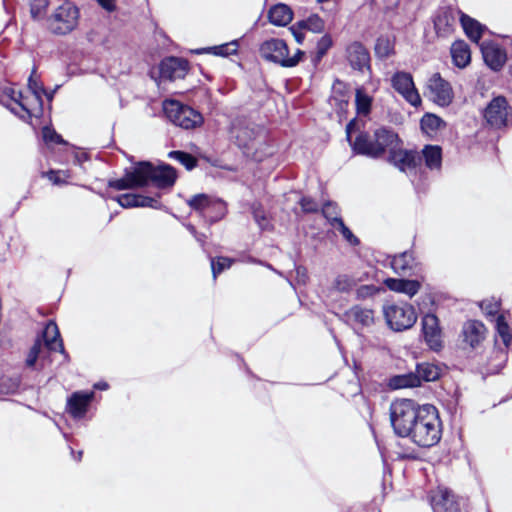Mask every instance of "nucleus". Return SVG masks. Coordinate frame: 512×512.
Listing matches in <instances>:
<instances>
[{
	"instance_id": "57",
	"label": "nucleus",
	"mask_w": 512,
	"mask_h": 512,
	"mask_svg": "<svg viewBox=\"0 0 512 512\" xmlns=\"http://www.w3.org/2000/svg\"><path fill=\"white\" fill-rule=\"evenodd\" d=\"M343 238L351 245L356 246L359 244V239L352 233V231L347 228L341 233Z\"/></svg>"
},
{
	"instance_id": "22",
	"label": "nucleus",
	"mask_w": 512,
	"mask_h": 512,
	"mask_svg": "<svg viewBox=\"0 0 512 512\" xmlns=\"http://www.w3.org/2000/svg\"><path fill=\"white\" fill-rule=\"evenodd\" d=\"M390 265L395 273L403 276L415 275L419 270L418 262L410 251L395 255L391 259Z\"/></svg>"
},
{
	"instance_id": "14",
	"label": "nucleus",
	"mask_w": 512,
	"mask_h": 512,
	"mask_svg": "<svg viewBox=\"0 0 512 512\" xmlns=\"http://www.w3.org/2000/svg\"><path fill=\"white\" fill-rule=\"evenodd\" d=\"M1 103L5 105L11 112L21 118L30 117L32 115L28 97H24L21 91L13 88H5L1 97Z\"/></svg>"
},
{
	"instance_id": "54",
	"label": "nucleus",
	"mask_w": 512,
	"mask_h": 512,
	"mask_svg": "<svg viewBox=\"0 0 512 512\" xmlns=\"http://www.w3.org/2000/svg\"><path fill=\"white\" fill-rule=\"evenodd\" d=\"M332 46V39L329 35H324L317 43V53L320 56H323L328 49Z\"/></svg>"
},
{
	"instance_id": "36",
	"label": "nucleus",
	"mask_w": 512,
	"mask_h": 512,
	"mask_svg": "<svg viewBox=\"0 0 512 512\" xmlns=\"http://www.w3.org/2000/svg\"><path fill=\"white\" fill-rule=\"evenodd\" d=\"M391 386L395 389L417 387L419 386V380L416 373L398 375L392 378Z\"/></svg>"
},
{
	"instance_id": "24",
	"label": "nucleus",
	"mask_w": 512,
	"mask_h": 512,
	"mask_svg": "<svg viewBox=\"0 0 512 512\" xmlns=\"http://www.w3.org/2000/svg\"><path fill=\"white\" fill-rule=\"evenodd\" d=\"M42 339L44 347L49 351H59L65 354L63 341L58 329L57 324L50 320L46 323L42 334L39 336Z\"/></svg>"
},
{
	"instance_id": "2",
	"label": "nucleus",
	"mask_w": 512,
	"mask_h": 512,
	"mask_svg": "<svg viewBox=\"0 0 512 512\" xmlns=\"http://www.w3.org/2000/svg\"><path fill=\"white\" fill-rule=\"evenodd\" d=\"M422 416V405L411 399L397 400L390 406V420L393 430L400 437H408L418 425Z\"/></svg>"
},
{
	"instance_id": "10",
	"label": "nucleus",
	"mask_w": 512,
	"mask_h": 512,
	"mask_svg": "<svg viewBox=\"0 0 512 512\" xmlns=\"http://www.w3.org/2000/svg\"><path fill=\"white\" fill-rule=\"evenodd\" d=\"M389 162L409 176H416L422 169V157L413 150H404L399 146L389 155Z\"/></svg>"
},
{
	"instance_id": "25",
	"label": "nucleus",
	"mask_w": 512,
	"mask_h": 512,
	"mask_svg": "<svg viewBox=\"0 0 512 512\" xmlns=\"http://www.w3.org/2000/svg\"><path fill=\"white\" fill-rule=\"evenodd\" d=\"M108 185L116 190L144 187L139 164L132 169H126L124 177L110 180Z\"/></svg>"
},
{
	"instance_id": "18",
	"label": "nucleus",
	"mask_w": 512,
	"mask_h": 512,
	"mask_svg": "<svg viewBox=\"0 0 512 512\" xmlns=\"http://www.w3.org/2000/svg\"><path fill=\"white\" fill-rule=\"evenodd\" d=\"M347 59L354 70L362 73L370 71V54L360 42H353L346 49Z\"/></svg>"
},
{
	"instance_id": "40",
	"label": "nucleus",
	"mask_w": 512,
	"mask_h": 512,
	"mask_svg": "<svg viewBox=\"0 0 512 512\" xmlns=\"http://www.w3.org/2000/svg\"><path fill=\"white\" fill-rule=\"evenodd\" d=\"M43 346L44 344L42 343V339L40 337H37L26 359V365L28 367H33L36 364L37 360L42 356Z\"/></svg>"
},
{
	"instance_id": "60",
	"label": "nucleus",
	"mask_w": 512,
	"mask_h": 512,
	"mask_svg": "<svg viewBox=\"0 0 512 512\" xmlns=\"http://www.w3.org/2000/svg\"><path fill=\"white\" fill-rule=\"evenodd\" d=\"M291 31H292V33H293V35H294V37H295L296 41H297L299 44H301V43L303 42V40H304V35H303L301 32H299V31L297 30L296 26H292V27H291Z\"/></svg>"
},
{
	"instance_id": "32",
	"label": "nucleus",
	"mask_w": 512,
	"mask_h": 512,
	"mask_svg": "<svg viewBox=\"0 0 512 512\" xmlns=\"http://www.w3.org/2000/svg\"><path fill=\"white\" fill-rule=\"evenodd\" d=\"M415 373L420 385L421 381L430 382L437 380L440 376L441 370L433 363L423 362L417 364Z\"/></svg>"
},
{
	"instance_id": "8",
	"label": "nucleus",
	"mask_w": 512,
	"mask_h": 512,
	"mask_svg": "<svg viewBox=\"0 0 512 512\" xmlns=\"http://www.w3.org/2000/svg\"><path fill=\"white\" fill-rule=\"evenodd\" d=\"M78 18V8L71 2H64L50 16V27L57 34H66L77 26Z\"/></svg>"
},
{
	"instance_id": "46",
	"label": "nucleus",
	"mask_w": 512,
	"mask_h": 512,
	"mask_svg": "<svg viewBox=\"0 0 512 512\" xmlns=\"http://www.w3.org/2000/svg\"><path fill=\"white\" fill-rule=\"evenodd\" d=\"M115 201L119 203V205L123 208H132V207H138V202L140 201V195L138 194H122L115 198H113Z\"/></svg>"
},
{
	"instance_id": "43",
	"label": "nucleus",
	"mask_w": 512,
	"mask_h": 512,
	"mask_svg": "<svg viewBox=\"0 0 512 512\" xmlns=\"http://www.w3.org/2000/svg\"><path fill=\"white\" fill-rule=\"evenodd\" d=\"M442 124V119L433 114H426L421 119V127L426 131H436L442 126Z\"/></svg>"
},
{
	"instance_id": "31",
	"label": "nucleus",
	"mask_w": 512,
	"mask_h": 512,
	"mask_svg": "<svg viewBox=\"0 0 512 512\" xmlns=\"http://www.w3.org/2000/svg\"><path fill=\"white\" fill-rule=\"evenodd\" d=\"M269 21L276 26H285L291 22L293 13L285 4H277L268 12Z\"/></svg>"
},
{
	"instance_id": "4",
	"label": "nucleus",
	"mask_w": 512,
	"mask_h": 512,
	"mask_svg": "<svg viewBox=\"0 0 512 512\" xmlns=\"http://www.w3.org/2000/svg\"><path fill=\"white\" fill-rule=\"evenodd\" d=\"M260 55L267 61L277 63L282 67L296 66L303 52L299 49L293 56H289V50L286 42L279 38H271L264 41L259 48Z\"/></svg>"
},
{
	"instance_id": "28",
	"label": "nucleus",
	"mask_w": 512,
	"mask_h": 512,
	"mask_svg": "<svg viewBox=\"0 0 512 512\" xmlns=\"http://www.w3.org/2000/svg\"><path fill=\"white\" fill-rule=\"evenodd\" d=\"M385 285L391 290L403 293L412 298L420 290L421 284L417 280L387 278Z\"/></svg>"
},
{
	"instance_id": "20",
	"label": "nucleus",
	"mask_w": 512,
	"mask_h": 512,
	"mask_svg": "<svg viewBox=\"0 0 512 512\" xmlns=\"http://www.w3.org/2000/svg\"><path fill=\"white\" fill-rule=\"evenodd\" d=\"M422 331L428 346L432 350H439L442 346L441 331L438 318L434 314H426L422 318Z\"/></svg>"
},
{
	"instance_id": "53",
	"label": "nucleus",
	"mask_w": 512,
	"mask_h": 512,
	"mask_svg": "<svg viewBox=\"0 0 512 512\" xmlns=\"http://www.w3.org/2000/svg\"><path fill=\"white\" fill-rule=\"evenodd\" d=\"M299 204L305 213H313L318 211L317 202L310 197H302Z\"/></svg>"
},
{
	"instance_id": "19",
	"label": "nucleus",
	"mask_w": 512,
	"mask_h": 512,
	"mask_svg": "<svg viewBox=\"0 0 512 512\" xmlns=\"http://www.w3.org/2000/svg\"><path fill=\"white\" fill-rule=\"evenodd\" d=\"M160 77L166 80L184 78L188 71V61L182 58L169 57L159 67Z\"/></svg>"
},
{
	"instance_id": "33",
	"label": "nucleus",
	"mask_w": 512,
	"mask_h": 512,
	"mask_svg": "<svg viewBox=\"0 0 512 512\" xmlns=\"http://www.w3.org/2000/svg\"><path fill=\"white\" fill-rule=\"evenodd\" d=\"M237 47H238V41L234 40L230 43L198 49L195 52L197 54L212 53L217 56H228V55L235 54L237 52Z\"/></svg>"
},
{
	"instance_id": "21",
	"label": "nucleus",
	"mask_w": 512,
	"mask_h": 512,
	"mask_svg": "<svg viewBox=\"0 0 512 512\" xmlns=\"http://www.w3.org/2000/svg\"><path fill=\"white\" fill-rule=\"evenodd\" d=\"M94 392H74L67 401V411L73 418L80 419L86 414L89 404L94 399Z\"/></svg>"
},
{
	"instance_id": "38",
	"label": "nucleus",
	"mask_w": 512,
	"mask_h": 512,
	"mask_svg": "<svg viewBox=\"0 0 512 512\" xmlns=\"http://www.w3.org/2000/svg\"><path fill=\"white\" fill-rule=\"evenodd\" d=\"M299 28H304L314 33H320L324 30L325 24L322 18L318 15L313 14L305 20L297 22Z\"/></svg>"
},
{
	"instance_id": "44",
	"label": "nucleus",
	"mask_w": 512,
	"mask_h": 512,
	"mask_svg": "<svg viewBox=\"0 0 512 512\" xmlns=\"http://www.w3.org/2000/svg\"><path fill=\"white\" fill-rule=\"evenodd\" d=\"M322 214L327 219L329 224H333L334 219L336 221L341 218L337 204L331 201L324 203L322 207Z\"/></svg>"
},
{
	"instance_id": "30",
	"label": "nucleus",
	"mask_w": 512,
	"mask_h": 512,
	"mask_svg": "<svg viewBox=\"0 0 512 512\" xmlns=\"http://www.w3.org/2000/svg\"><path fill=\"white\" fill-rule=\"evenodd\" d=\"M425 167L431 171H439L442 165V149L438 145H425L419 153Z\"/></svg>"
},
{
	"instance_id": "39",
	"label": "nucleus",
	"mask_w": 512,
	"mask_h": 512,
	"mask_svg": "<svg viewBox=\"0 0 512 512\" xmlns=\"http://www.w3.org/2000/svg\"><path fill=\"white\" fill-rule=\"evenodd\" d=\"M168 157L181 163L187 170H192L197 165V159L184 151H171Z\"/></svg>"
},
{
	"instance_id": "61",
	"label": "nucleus",
	"mask_w": 512,
	"mask_h": 512,
	"mask_svg": "<svg viewBox=\"0 0 512 512\" xmlns=\"http://www.w3.org/2000/svg\"><path fill=\"white\" fill-rule=\"evenodd\" d=\"M484 305H485V302H483L481 304V307L483 309H484ZM485 310L487 311L488 314H494L497 311V306L496 305H488L487 307H485Z\"/></svg>"
},
{
	"instance_id": "9",
	"label": "nucleus",
	"mask_w": 512,
	"mask_h": 512,
	"mask_svg": "<svg viewBox=\"0 0 512 512\" xmlns=\"http://www.w3.org/2000/svg\"><path fill=\"white\" fill-rule=\"evenodd\" d=\"M187 204L191 209L201 213L205 218L210 208H216V214L209 216V222L211 223L222 219L227 212L226 204L223 200L207 194L194 195L187 200Z\"/></svg>"
},
{
	"instance_id": "27",
	"label": "nucleus",
	"mask_w": 512,
	"mask_h": 512,
	"mask_svg": "<svg viewBox=\"0 0 512 512\" xmlns=\"http://www.w3.org/2000/svg\"><path fill=\"white\" fill-rule=\"evenodd\" d=\"M460 23L466 36L475 43H479L487 27L467 14L460 12Z\"/></svg>"
},
{
	"instance_id": "1",
	"label": "nucleus",
	"mask_w": 512,
	"mask_h": 512,
	"mask_svg": "<svg viewBox=\"0 0 512 512\" xmlns=\"http://www.w3.org/2000/svg\"><path fill=\"white\" fill-rule=\"evenodd\" d=\"M354 122H350L346 126L347 140L350 142L353 151L356 154L365 155L371 158H379L386 151L389 155L401 146V140L397 133L392 129L381 127L374 132V137L371 139L368 134L360 133L354 140L351 141V131Z\"/></svg>"
},
{
	"instance_id": "35",
	"label": "nucleus",
	"mask_w": 512,
	"mask_h": 512,
	"mask_svg": "<svg viewBox=\"0 0 512 512\" xmlns=\"http://www.w3.org/2000/svg\"><path fill=\"white\" fill-rule=\"evenodd\" d=\"M391 386L395 389L417 387L419 386V380L416 373L398 375L392 378Z\"/></svg>"
},
{
	"instance_id": "41",
	"label": "nucleus",
	"mask_w": 512,
	"mask_h": 512,
	"mask_svg": "<svg viewBox=\"0 0 512 512\" xmlns=\"http://www.w3.org/2000/svg\"><path fill=\"white\" fill-rule=\"evenodd\" d=\"M43 346L44 344L42 343V339L40 337H37L26 359V365L28 367H33L36 364L37 360L42 356Z\"/></svg>"
},
{
	"instance_id": "42",
	"label": "nucleus",
	"mask_w": 512,
	"mask_h": 512,
	"mask_svg": "<svg viewBox=\"0 0 512 512\" xmlns=\"http://www.w3.org/2000/svg\"><path fill=\"white\" fill-rule=\"evenodd\" d=\"M354 285V279L348 275H338L333 282V288L339 292H349Z\"/></svg>"
},
{
	"instance_id": "5",
	"label": "nucleus",
	"mask_w": 512,
	"mask_h": 512,
	"mask_svg": "<svg viewBox=\"0 0 512 512\" xmlns=\"http://www.w3.org/2000/svg\"><path fill=\"white\" fill-rule=\"evenodd\" d=\"M163 111L174 125L183 129H193L203 123V116L198 111L176 100H165Z\"/></svg>"
},
{
	"instance_id": "64",
	"label": "nucleus",
	"mask_w": 512,
	"mask_h": 512,
	"mask_svg": "<svg viewBox=\"0 0 512 512\" xmlns=\"http://www.w3.org/2000/svg\"><path fill=\"white\" fill-rule=\"evenodd\" d=\"M444 19H445V20H447V16H446V15H444V16H438V17H437V19L435 20L434 24H435V28H436L437 30H439V29H440V28H439V26H440V24L442 23V21H443Z\"/></svg>"
},
{
	"instance_id": "56",
	"label": "nucleus",
	"mask_w": 512,
	"mask_h": 512,
	"mask_svg": "<svg viewBox=\"0 0 512 512\" xmlns=\"http://www.w3.org/2000/svg\"><path fill=\"white\" fill-rule=\"evenodd\" d=\"M296 271V281L298 284L305 285L308 280L307 269L303 266H297L295 268Z\"/></svg>"
},
{
	"instance_id": "50",
	"label": "nucleus",
	"mask_w": 512,
	"mask_h": 512,
	"mask_svg": "<svg viewBox=\"0 0 512 512\" xmlns=\"http://www.w3.org/2000/svg\"><path fill=\"white\" fill-rule=\"evenodd\" d=\"M28 86L33 94V100L36 101L39 104V106H41L42 105L41 94L45 92L44 88L42 87V85L40 83H38L33 78V75H31L29 77Z\"/></svg>"
},
{
	"instance_id": "12",
	"label": "nucleus",
	"mask_w": 512,
	"mask_h": 512,
	"mask_svg": "<svg viewBox=\"0 0 512 512\" xmlns=\"http://www.w3.org/2000/svg\"><path fill=\"white\" fill-rule=\"evenodd\" d=\"M391 85L412 106L417 107L421 104V97L410 73L396 72L391 78Z\"/></svg>"
},
{
	"instance_id": "15",
	"label": "nucleus",
	"mask_w": 512,
	"mask_h": 512,
	"mask_svg": "<svg viewBox=\"0 0 512 512\" xmlns=\"http://www.w3.org/2000/svg\"><path fill=\"white\" fill-rule=\"evenodd\" d=\"M485 64L493 71H500L507 61L506 51L496 42L485 40L480 44Z\"/></svg>"
},
{
	"instance_id": "11",
	"label": "nucleus",
	"mask_w": 512,
	"mask_h": 512,
	"mask_svg": "<svg viewBox=\"0 0 512 512\" xmlns=\"http://www.w3.org/2000/svg\"><path fill=\"white\" fill-rule=\"evenodd\" d=\"M427 90L430 98L439 106L446 107L453 101L452 86L439 73L432 74L428 79Z\"/></svg>"
},
{
	"instance_id": "45",
	"label": "nucleus",
	"mask_w": 512,
	"mask_h": 512,
	"mask_svg": "<svg viewBox=\"0 0 512 512\" xmlns=\"http://www.w3.org/2000/svg\"><path fill=\"white\" fill-rule=\"evenodd\" d=\"M232 265V260L227 257H218L216 259H211V269L213 278L215 279L218 274L223 272L224 270L230 268Z\"/></svg>"
},
{
	"instance_id": "6",
	"label": "nucleus",
	"mask_w": 512,
	"mask_h": 512,
	"mask_svg": "<svg viewBox=\"0 0 512 512\" xmlns=\"http://www.w3.org/2000/svg\"><path fill=\"white\" fill-rule=\"evenodd\" d=\"M383 312L388 326L394 331L407 330L417 320L414 307L407 303L387 305Z\"/></svg>"
},
{
	"instance_id": "13",
	"label": "nucleus",
	"mask_w": 512,
	"mask_h": 512,
	"mask_svg": "<svg viewBox=\"0 0 512 512\" xmlns=\"http://www.w3.org/2000/svg\"><path fill=\"white\" fill-rule=\"evenodd\" d=\"M508 102L505 97L493 98L483 111L486 122L494 128L506 126L508 118Z\"/></svg>"
},
{
	"instance_id": "7",
	"label": "nucleus",
	"mask_w": 512,
	"mask_h": 512,
	"mask_svg": "<svg viewBox=\"0 0 512 512\" xmlns=\"http://www.w3.org/2000/svg\"><path fill=\"white\" fill-rule=\"evenodd\" d=\"M139 166L143 178V186H146L151 181L158 188H166L173 186L176 181V170L168 164L153 166L149 162H140Z\"/></svg>"
},
{
	"instance_id": "63",
	"label": "nucleus",
	"mask_w": 512,
	"mask_h": 512,
	"mask_svg": "<svg viewBox=\"0 0 512 512\" xmlns=\"http://www.w3.org/2000/svg\"><path fill=\"white\" fill-rule=\"evenodd\" d=\"M194 237H195V239L197 240L198 243H200L201 245H204L205 239H206L205 234L197 233Z\"/></svg>"
},
{
	"instance_id": "59",
	"label": "nucleus",
	"mask_w": 512,
	"mask_h": 512,
	"mask_svg": "<svg viewBox=\"0 0 512 512\" xmlns=\"http://www.w3.org/2000/svg\"><path fill=\"white\" fill-rule=\"evenodd\" d=\"M332 228H334L335 230L339 231L340 233H343L344 230H346L348 227L345 225L344 221L342 218L338 219V220H334V223L333 224H330Z\"/></svg>"
},
{
	"instance_id": "55",
	"label": "nucleus",
	"mask_w": 512,
	"mask_h": 512,
	"mask_svg": "<svg viewBox=\"0 0 512 512\" xmlns=\"http://www.w3.org/2000/svg\"><path fill=\"white\" fill-rule=\"evenodd\" d=\"M160 203L156 198L140 195L138 207L159 208Z\"/></svg>"
},
{
	"instance_id": "58",
	"label": "nucleus",
	"mask_w": 512,
	"mask_h": 512,
	"mask_svg": "<svg viewBox=\"0 0 512 512\" xmlns=\"http://www.w3.org/2000/svg\"><path fill=\"white\" fill-rule=\"evenodd\" d=\"M97 2L107 12H113L116 9V0H97Z\"/></svg>"
},
{
	"instance_id": "26",
	"label": "nucleus",
	"mask_w": 512,
	"mask_h": 512,
	"mask_svg": "<svg viewBox=\"0 0 512 512\" xmlns=\"http://www.w3.org/2000/svg\"><path fill=\"white\" fill-rule=\"evenodd\" d=\"M232 134L236 143L241 148H250L258 136V130L254 125L237 124L232 128Z\"/></svg>"
},
{
	"instance_id": "17",
	"label": "nucleus",
	"mask_w": 512,
	"mask_h": 512,
	"mask_svg": "<svg viewBox=\"0 0 512 512\" xmlns=\"http://www.w3.org/2000/svg\"><path fill=\"white\" fill-rule=\"evenodd\" d=\"M430 503L434 512H458L459 504L454 494L447 488L438 487L432 491Z\"/></svg>"
},
{
	"instance_id": "47",
	"label": "nucleus",
	"mask_w": 512,
	"mask_h": 512,
	"mask_svg": "<svg viewBox=\"0 0 512 512\" xmlns=\"http://www.w3.org/2000/svg\"><path fill=\"white\" fill-rule=\"evenodd\" d=\"M252 214L255 222L258 224L261 230H266L269 228V220L265 215L264 210L261 205H253L252 206Z\"/></svg>"
},
{
	"instance_id": "3",
	"label": "nucleus",
	"mask_w": 512,
	"mask_h": 512,
	"mask_svg": "<svg viewBox=\"0 0 512 512\" xmlns=\"http://www.w3.org/2000/svg\"><path fill=\"white\" fill-rule=\"evenodd\" d=\"M442 435L441 421L437 409L430 404L422 405V416L410 436V440L420 447L436 445Z\"/></svg>"
},
{
	"instance_id": "16",
	"label": "nucleus",
	"mask_w": 512,
	"mask_h": 512,
	"mask_svg": "<svg viewBox=\"0 0 512 512\" xmlns=\"http://www.w3.org/2000/svg\"><path fill=\"white\" fill-rule=\"evenodd\" d=\"M342 320L355 330L358 327H370L374 323V311L360 305H355L343 313Z\"/></svg>"
},
{
	"instance_id": "52",
	"label": "nucleus",
	"mask_w": 512,
	"mask_h": 512,
	"mask_svg": "<svg viewBox=\"0 0 512 512\" xmlns=\"http://www.w3.org/2000/svg\"><path fill=\"white\" fill-rule=\"evenodd\" d=\"M42 135H43V139L46 143L60 144V143L64 142L62 137L59 134H57L55 130H53L47 126L43 128Z\"/></svg>"
},
{
	"instance_id": "34",
	"label": "nucleus",
	"mask_w": 512,
	"mask_h": 512,
	"mask_svg": "<svg viewBox=\"0 0 512 512\" xmlns=\"http://www.w3.org/2000/svg\"><path fill=\"white\" fill-rule=\"evenodd\" d=\"M375 53L379 58H388L394 53V40L389 36H380L375 44Z\"/></svg>"
},
{
	"instance_id": "51",
	"label": "nucleus",
	"mask_w": 512,
	"mask_h": 512,
	"mask_svg": "<svg viewBox=\"0 0 512 512\" xmlns=\"http://www.w3.org/2000/svg\"><path fill=\"white\" fill-rule=\"evenodd\" d=\"M48 6L47 0H33L31 3V15L34 19H41L45 15Z\"/></svg>"
},
{
	"instance_id": "29",
	"label": "nucleus",
	"mask_w": 512,
	"mask_h": 512,
	"mask_svg": "<svg viewBox=\"0 0 512 512\" xmlns=\"http://www.w3.org/2000/svg\"><path fill=\"white\" fill-rule=\"evenodd\" d=\"M453 64L463 69L471 62V51L469 45L464 40H457L451 45L450 49Z\"/></svg>"
},
{
	"instance_id": "49",
	"label": "nucleus",
	"mask_w": 512,
	"mask_h": 512,
	"mask_svg": "<svg viewBox=\"0 0 512 512\" xmlns=\"http://www.w3.org/2000/svg\"><path fill=\"white\" fill-rule=\"evenodd\" d=\"M356 105H357V110L360 113L366 114L370 110L371 99H370L369 96H367L362 91L357 90V92H356Z\"/></svg>"
},
{
	"instance_id": "23",
	"label": "nucleus",
	"mask_w": 512,
	"mask_h": 512,
	"mask_svg": "<svg viewBox=\"0 0 512 512\" xmlns=\"http://www.w3.org/2000/svg\"><path fill=\"white\" fill-rule=\"evenodd\" d=\"M486 327L477 320H469L464 323L462 328L463 341L471 348L478 347L485 339Z\"/></svg>"
},
{
	"instance_id": "62",
	"label": "nucleus",
	"mask_w": 512,
	"mask_h": 512,
	"mask_svg": "<svg viewBox=\"0 0 512 512\" xmlns=\"http://www.w3.org/2000/svg\"><path fill=\"white\" fill-rule=\"evenodd\" d=\"M94 388L98 390H107L109 388V385L107 382H97L94 384Z\"/></svg>"
},
{
	"instance_id": "48",
	"label": "nucleus",
	"mask_w": 512,
	"mask_h": 512,
	"mask_svg": "<svg viewBox=\"0 0 512 512\" xmlns=\"http://www.w3.org/2000/svg\"><path fill=\"white\" fill-rule=\"evenodd\" d=\"M20 381L14 378H2L0 381V392L3 394H14L17 392Z\"/></svg>"
},
{
	"instance_id": "37",
	"label": "nucleus",
	"mask_w": 512,
	"mask_h": 512,
	"mask_svg": "<svg viewBox=\"0 0 512 512\" xmlns=\"http://www.w3.org/2000/svg\"><path fill=\"white\" fill-rule=\"evenodd\" d=\"M496 331L497 335L501 338L505 349L507 350L512 342V333L503 315H499L497 317Z\"/></svg>"
}]
</instances>
